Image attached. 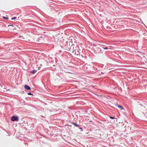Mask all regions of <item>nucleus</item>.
<instances>
[{"label": "nucleus", "mask_w": 147, "mask_h": 147, "mask_svg": "<svg viewBox=\"0 0 147 147\" xmlns=\"http://www.w3.org/2000/svg\"><path fill=\"white\" fill-rule=\"evenodd\" d=\"M102 48L104 49H109V48L107 47H102Z\"/></svg>", "instance_id": "nucleus-7"}, {"label": "nucleus", "mask_w": 147, "mask_h": 147, "mask_svg": "<svg viewBox=\"0 0 147 147\" xmlns=\"http://www.w3.org/2000/svg\"><path fill=\"white\" fill-rule=\"evenodd\" d=\"M109 117H110V118H111V119H115V118L114 117H112V116H109Z\"/></svg>", "instance_id": "nucleus-8"}, {"label": "nucleus", "mask_w": 147, "mask_h": 147, "mask_svg": "<svg viewBox=\"0 0 147 147\" xmlns=\"http://www.w3.org/2000/svg\"><path fill=\"white\" fill-rule=\"evenodd\" d=\"M73 45H74L73 44H72V45L71 46V47H72V46H73Z\"/></svg>", "instance_id": "nucleus-15"}, {"label": "nucleus", "mask_w": 147, "mask_h": 147, "mask_svg": "<svg viewBox=\"0 0 147 147\" xmlns=\"http://www.w3.org/2000/svg\"><path fill=\"white\" fill-rule=\"evenodd\" d=\"M97 51L99 53H102V51L100 48L98 47L96 48Z\"/></svg>", "instance_id": "nucleus-2"}, {"label": "nucleus", "mask_w": 147, "mask_h": 147, "mask_svg": "<svg viewBox=\"0 0 147 147\" xmlns=\"http://www.w3.org/2000/svg\"><path fill=\"white\" fill-rule=\"evenodd\" d=\"M117 106L119 108H121V109H123V107L121 105H118Z\"/></svg>", "instance_id": "nucleus-6"}, {"label": "nucleus", "mask_w": 147, "mask_h": 147, "mask_svg": "<svg viewBox=\"0 0 147 147\" xmlns=\"http://www.w3.org/2000/svg\"><path fill=\"white\" fill-rule=\"evenodd\" d=\"M37 72V70H33L30 71V73H32V74H34Z\"/></svg>", "instance_id": "nucleus-4"}, {"label": "nucleus", "mask_w": 147, "mask_h": 147, "mask_svg": "<svg viewBox=\"0 0 147 147\" xmlns=\"http://www.w3.org/2000/svg\"><path fill=\"white\" fill-rule=\"evenodd\" d=\"M28 95H33V94H32L31 92H29L28 93Z\"/></svg>", "instance_id": "nucleus-9"}, {"label": "nucleus", "mask_w": 147, "mask_h": 147, "mask_svg": "<svg viewBox=\"0 0 147 147\" xmlns=\"http://www.w3.org/2000/svg\"><path fill=\"white\" fill-rule=\"evenodd\" d=\"M16 17H14V18H12L11 19L12 20H14V19H16Z\"/></svg>", "instance_id": "nucleus-12"}, {"label": "nucleus", "mask_w": 147, "mask_h": 147, "mask_svg": "<svg viewBox=\"0 0 147 147\" xmlns=\"http://www.w3.org/2000/svg\"><path fill=\"white\" fill-rule=\"evenodd\" d=\"M11 120L13 121H17L19 119L17 116H13L11 117Z\"/></svg>", "instance_id": "nucleus-1"}, {"label": "nucleus", "mask_w": 147, "mask_h": 147, "mask_svg": "<svg viewBox=\"0 0 147 147\" xmlns=\"http://www.w3.org/2000/svg\"><path fill=\"white\" fill-rule=\"evenodd\" d=\"M25 88L27 90H30L31 88H30L28 86H27V85H25L24 86Z\"/></svg>", "instance_id": "nucleus-3"}, {"label": "nucleus", "mask_w": 147, "mask_h": 147, "mask_svg": "<svg viewBox=\"0 0 147 147\" xmlns=\"http://www.w3.org/2000/svg\"><path fill=\"white\" fill-rule=\"evenodd\" d=\"M79 127V129H81V130H82V127Z\"/></svg>", "instance_id": "nucleus-14"}, {"label": "nucleus", "mask_w": 147, "mask_h": 147, "mask_svg": "<svg viewBox=\"0 0 147 147\" xmlns=\"http://www.w3.org/2000/svg\"><path fill=\"white\" fill-rule=\"evenodd\" d=\"M71 123L74 125L76 127H79V125L77 124L76 123L74 122H72Z\"/></svg>", "instance_id": "nucleus-5"}, {"label": "nucleus", "mask_w": 147, "mask_h": 147, "mask_svg": "<svg viewBox=\"0 0 147 147\" xmlns=\"http://www.w3.org/2000/svg\"><path fill=\"white\" fill-rule=\"evenodd\" d=\"M13 26V25H8V27H9V26Z\"/></svg>", "instance_id": "nucleus-13"}, {"label": "nucleus", "mask_w": 147, "mask_h": 147, "mask_svg": "<svg viewBox=\"0 0 147 147\" xmlns=\"http://www.w3.org/2000/svg\"><path fill=\"white\" fill-rule=\"evenodd\" d=\"M3 18L5 19H8V18L7 17H3Z\"/></svg>", "instance_id": "nucleus-11"}, {"label": "nucleus", "mask_w": 147, "mask_h": 147, "mask_svg": "<svg viewBox=\"0 0 147 147\" xmlns=\"http://www.w3.org/2000/svg\"><path fill=\"white\" fill-rule=\"evenodd\" d=\"M93 45L94 46V47H96V45L95 44H93Z\"/></svg>", "instance_id": "nucleus-10"}, {"label": "nucleus", "mask_w": 147, "mask_h": 147, "mask_svg": "<svg viewBox=\"0 0 147 147\" xmlns=\"http://www.w3.org/2000/svg\"><path fill=\"white\" fill-rule=\"evenodd\" d=\"M136 147H138V146H136Z\"/></svg>", "instance_id": "nucleus-16"}]
</instances>
